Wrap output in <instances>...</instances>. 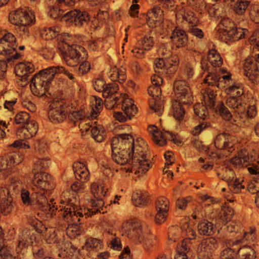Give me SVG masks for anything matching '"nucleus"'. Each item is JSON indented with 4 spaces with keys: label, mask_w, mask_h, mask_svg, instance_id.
Masks as SVG:
<instances>
[{
    "label": "nucleus",
    "mask_w": 259,
    "mask_h": 259,
    "mask_svg": "<svg viewBox=\"0 0 259 259\" xmlns=\"http://www.w3.org/2000/svg\"><path fill=\"white\" fill-rule=\"evenodd\" d=\"M234 23L228 18L222 19L218 24V33L221 38L223 35V31H227L234 26Z\"/></svg>",
    "instance_id": "58836bf2"
},
{
    "label": "nucleus",
    "mask_w": 259,
    "mask_h": 259,
    "mask_svg": "<svg viewBox=\"0 0 259 259\" xmlns=\"http://www.w3.org/2000/svg\"><path fill=\"white\" fill-rule=\"evenodd\" d=\"M60 32L58 26L44 27L40 30V34L42 38L46 40H52L57 37Z\"/></svg>",
    "instance_id": "bb28decb"
},
{
    "label": "nucleus",
    "mask_w": 259,
    "mask_h": 259,
    "mask_svg": "<svg viewBox=\"0 0 259 259\" xmlns=\"http://www.w3.org/2000/svg\"><path fill=\"white\" fill-rule=\"evenodd\" d=\"M215 96L216 95L212 90L207 89L202 94L203 102L202 104L207 108H211L214 104Z\"/></svg>",
    "instance_id": "c85d7f7f"
},
{
    "label": "nucleus",
    "mask_w": 259,
    "mask_h": 259,
    "mask_svg": "<svg viewBox=\"0 0 259 259\" xmlns=\"http://www.w3.org/2000/svg\"><path fill=\"white\" fill-rule=\"evenodd\" d=\"M122 98V109L124 113H136L138 112V108L132 99L128 98L126 95H124Z\"/></svg>",
    "instance_id": "cd10ccee"
},
{
    "label": "nucleus",
    "mask_w": 259,
    "mask_h": 259,
    "mask_svg": "<svg viewBox=\"0 0 259 259\" xmlns=\"http://www.w3.org/2000/svg\"><path fill=\"white\" fill-rule=\"evenodd\" d=\"M174 91L176 98L184 104L192 102L193 97L189 86L185 80H177L174 84Z\"/></svg>",
    "instance_id": "423d86ee"
},
{
    "label": "nucleus",
    "mask_w": 259,
    "mask_h": 259,
    "mask_svg": "<svg viewBox=\"0 0 259 259\" xmlns=\"http://www.w3.org/2000/svg\"><path fill=\"white\" fill-rule=\"evenodd\" d=\"M217 241L213 238H208L202 241L198 246L199 257H208L209 254L215 248Z\"/></svg>",
    "instance_id": "f3484780"
},
{
    "label": "nucleus",
    "mask_w": 259,
    "mask_h": 259,
    "mask_svg": "<svg viewBox=\"0 0 259 259\" xmlns=\"http://www.w3.org/2000/svg\"><path fill=\"white\" fill-rule=\"evenodd\" d=\"M223 35L220 38L222 41H236L243 38L248 31L246 29L236 27L235 25L227 31H223Z\"/></svg>",
    "instance_id": "4468645a"
},
{
    "label": "nucleus",
    "mask_w": 259,
    "mask_h": 259,
    "mask_svg": "<svg viewBox=\"0 0 259 259\" xmlns=\"http://www.w3.org/2000/svg\"><path fill=\"white\" fill-rule=\"evenodd\" d=\"M4 46L5 50L0 52V54L5 56L8 62H13L21 56V54L16 52V44H12V45L8 44Z\"/></svg>",
    "instance_id": "b1692460"
},
{
    "label": "nucleus",
    "mask_w": 259,
    "mask_h": 259,
    "mask_svg": "<svg viewBox=\"0 0 259 259\" xmlns=\"http://www.w3.org/2000/svg\"><path fill=\"white\" fill-rule=\"evenodd\" d=\"M117 91V86L115 83L108 84L103 90V96L107 99L105 101L106 108L112 107L119 100L117 97H113Z\"/></svg>",
    "instance_id": "dca6fc26"
},
{
    "label": "nucleus",
    "mask_w": 259,
    "mask_h": 259,
    "mask_svg": "<svg viewBox=\"0 0 259 259\" xmlns=\"http://www.w3.org/2000/svg\"><path fill=\"white\" fill-rule=\"evenodd\" d=\"M249 16L252 21L259 23V6L253 5L250 7Z\"/></svg>",
    "instance_id": "4d7b16f0"
},
{
    "label": "nucleus",
    "mask_w": 259,
    "mask_h": 259,
    "mask_svg": "<svg viewBox=\"0 0 259 259\" xmlns=\"http://www.w3.org/2000/svg\"><path fill=\"white\" fill-rule=\"evenodd\" d=\"M222 211L220 218L224 222L230 221L234 214L233 210L228 206H224Z\"/></svg>",
    "instance_id": "3c124183"
},
{
    "label": "nucleus",
    "mask_w": 259,
    "mask_h": 259,
    "mask_svg": "<svg viewBox=\"0 0 259 259\" xmlns=\"http://www.w3.org/2000/svg\"><path fill=\"white\" fill-rule=\"evenodd\" d=\"M34 237L32 235L29 236V235H24L21 238L18 244V248L21 249L22 248L25 246L30 245H32L33 243V239Z\"/></svg>",
    "instance_id": "5fc2aeb1"
},
{
    "label": "nucleus",
    "mask_w": 259,
    "mask_h": 259,
    "mask_svg": "<svg viewBox=\"0 0 259 259\" xmlns=\"http://www.w3.org/2000/svg\"><path fill=\"white\" fill-rule=\"evenodd\" d=\"M20 193L22 201L24 204L29 205L32 204V201L30 198L29 192L28 191L23 188Z\"/></svg>",
    "instance_id": "774afa93"
},
{
    "label": "nucleus",
    "mask_w": 259,
    "mask_h": 259,
    "mask_svg": "<svg viewBox=\"0 0 259 259\" xmlns=\"http://www.w3.org/2000/svg\"><path fill=\"white\" fill-rule=\"evenodd\" d=\"M29 114H16L14 121L16 124H26L29 120Z\"/></svg>",
    "instance_id": "69168bd1"
},
{
    "label": "nucleus",
    "mask_w": 259,
    "mask_h": 259,
    "mask_svg": "<svg viewBox=\"0 0 259 259\" xmlns=\"http://www.w3.org/2000/svg\"><path fill=\"white\" fill-rule=\"evenodd\" d=\"M23 15L21 9L12 11L9 17L10 23L16 26L20 25V18Z\"/></svg>",
    "instance_id": "49530a36"
},
{
    "label": "nucleus",
    "mask_w": 259,
    "mask_h": 259,
    "mask_svg": "<svg viewBox=\"0 0 259 259\" xmlns=\"http://www.w3.org/2000/svg\"><path fill=\"white\" fill-rule=\"evenodd\" d=\"M91 192L95 198H102L105 196L106 191L99 183L94 182L91 185Z\"/></svg>",
    "instance_id": "ea45409f"
},
{
    "label": "nucleus",
    "mask_w": 259,
    "mask_h": 259,
    "mask_svg": "<svg viewBox=\"0 0 259 259\" xmlns=\"http://www.w3.org/2000/svg\"><path fill=\"white\" fill-rule=\"evenodd\" d=\"M142 140L134 141L128 134H122L114 137L112 141V159L119 164L121 170L135 173L145 174L150 167L151 162L147 158L145 148L141 144Z\"/></svg>",
    "instance_id": "f257e3e1"
},
{
    "label": "nucleus",
    "mask_w": 259,
    "mask_h": 259,
    "mask_svg": "<svg viewBox=\"0 0 259 259\" xmlns=\"http://www.w3.org/2000/svg\"><path fill=\"white\" fill-rule=\"evenodd\" d=\"M149 107L150 109L154 112H162L163 111V106L161 99H150Z\"/></svg>",
    "instance_id": "79ce46f5"
},
{
    "label": "nucleus",
    "mask_w": 259,
    "mask_h": 259,
    "mask_svg": "<svg viewBox=\"0 0 259 259\" xmlns=\"http://www.w3.org/2000/svg\"><path fill=\"white\" fill-rule=\"evenodd\" d=\"M16 134L17 137L21 139H27L32 137L31 134L25 126L19 128L17 131Z\"/></svg>",
    "instance_id": "e2e57ef3"
},
{
    "label": "nucleus",
    "mask_w": 259,
    "mask_h": 259,
    "mask_svg": "<svg viewBox=\"0 0 259 259\" xmlns=\"http://www.w3.org/2000/svg\"><path fill=\"white\" fill-rule=\"evenodd\" d=\"M247 170L252 176V178L254 180V182L248 184L247 189L252 194H257L259 192V162L249 165Z\"/></svg>",
    "instance_id": "2eb2a0df"
},
{
    "label": "nucleus",
    "mask_w": 259,
    "mask_h": 259,
    "mask_svg": "<svg viewBox=\"0 0 259 259\" xmlns=\"http://www.w3.org/2000/svg\"><path fill=\"white\" fill-rule=\"evenodd\" d=\"M66 234L70 238H75L80 234V230L77 225L70 224L66 230Z\"/></svg>",
    "instance_id": "09e8293b"
},
{
    "label": "nucleus",
    "mask_w": 259,
    "mask_h": 259,
    "mask_svg": "<svg viewBox=\"0 0 259 259\" xmlns=\"http://www.w3.org/2000/svg\"><path fill=\"white\" fill-rule=\"evenodd\" d=\"M45 229V238L48 243H52L56 242V235L55 234V232L53 228H50L48 230L46 227H44Z\"/></svg>",
    "instance_id": "bf43d9fd"
},
{
    "label": "nucleus",
    "mask_w": 259,
    "mask_h": 259,
    "mask_svg": "<svg viewBox=\"0 0 259 259\" xmlns=\"http://www.w3.org/2000/svg\"><path fill=\"white\" fill-rule=\"evenodd\" d=\"M32 184L36 188L35 190L37 203L45 206H49L47 202L50 189L49 175L44 171L32 172Z\"/></svg>",
    "instance_id": "20e7f679"
},
{
    "label": "nucleus",
    "mask_w": 259,
    "mask_h": 259,
    "mask_svg": "<svg viewBox=\"0 0 259 259\" xmlns=\"http://www.w3.org/2000/svg\"><path fill=\"white\" fill-rule=\"evenodd\" d=\"M77 207L73 205L72 208L67 207L63 209H61V214L63 216L64 220L67 222L79 221L80 219L78 217H82L83 214L81 212L77 211Z\"/></svg>",
    "instance_id": "aec40b11"
},
{
    "label": "nucleus",
    "mask_w": 259,
    "mask_h": 259,
    "mask_svg": "<svg viewBox=\"0 0 259 259\" xmlns=\"http://www.w3.org/2000/svg\"><path fill=\"white\" fill-rule=\"evenodd\" d=\"M132 200L135 206L141 207L145 205L146 197L144 195L137 193L133 194Z\"/></svg>",
    "instance_id": "603ef678"
},
{
    "label": "nucleus",
    "mask_w": 259,
    "mask_h": 259,
    "mask_svg": "<svg viewBox=\"0 0 259 259\" xmlns=\"http://www.w3.org/2000/svg\"><path fill=\"white\" fill-rule=\"evenodd\" d=\"M104 130L101 125L93 126L91 131V136L98 142H101L104 139Z\"/></svg>",
    "instance_id": "37998d69"
},
{
    "label": "nucleus",
    "mask_w": 259,
    "mask_h": 259,
    "mask_svg": "<svg viewBox=\"0 0 259 259\" xmlns=\"http://www.w3.org/2000/svg\"><path fill=\"white\" fill-rule=\"evenodd\" d=\"M125 72L126 69L123 67L114 66L109 72L108 76L112 81H117L120 83H123L126 79Z\"/></svg>",
    "instance_id": "5701e85b"
},
{
    "label": "nucleus",
    "mask_w": 259,
    "mask_h": 259,
    "mask_svg": "<svg viewBox=\"0 0 259 259\" xmlns=\"http://www.w3.org/2000/svg\"><path fill=\"white\" fill-rule=\"evenodd\" d=\"M49 111L54 112H58L59 113H64L66 112L68 113H78V111L70 110L69 107L65 105L63 100L59 101L58 100H54L49 106Z\"/></svg>",
    "instance_id": "4be33fe9"
},
{
    "label": "nucleus",
    "mask_w": 259,
    "mask_h": 259,
    "mask_svg": "<svg viewBox=\"0 0 259 259\" xmlns=\"http://www.w3.org/2000/svg\"><path fill=\"white\" fill-rule=\"evenodd\" d=\"M66 21L70 20L78 27L87 24L90 20V17L87 12L74 10L67 12L64 16Z\"/></svg>",
    "instance_id": "6e6552de"
},
{
    "label": "nucleus",
    "mask_w": 259,
    "mask_h": 259,
    "mask_svg": "<svg viewBox=\"0 0 259 259\" xmlns=\"http://www.w3.org/2000/svg\"><path fill=\"white\" fill-rule=\"evenodd\" d=\"M168 200L165 197L159 198L155 202L156 211H168Z\"/></svg>",
    "instance_id": "de8ad7c7"
},
{
    "label": "nucleus",
    "mask_w": 259,
    "mask_h": 259,
    "mask_svg": "<svg viewBox=\"0 0 259 259\" xmlns=\"http://www.w3.org/2000/svg\"><path fill=\"white\" fill-rule=\"evenodd\" d=\"M23 188L22 183L18 179H13L8 188H1L0 197H6L7 195L10 198L16 197Z\"/></svg>",
    "instance_id": "f8f14e48"
},
{
    "label": "nucleus",
    "mask_w": 259,
    "mask_h": 259,
    "mask_svg": "<svg viewBox=\"0 0 259 259\" xmlns=\"http://www.w3.org/2000/svg\"><path fill=\"white\" fill-rule=\"evenodd\" d=\"M12 167V162H10L7 156L0 157V172L4 177L8 174L9 169Z\"/></svg>",
    "instance_id": "a19ab883"
},
{
    "label": "nucleus",
    "mask_w": 259,
    "mask_h": 259,
    "mask_svg": "<svg viewBox=\"0 0 259 259\" xmlns=\"http://www.w3.org/2000/svg\"><path fill=\"white\" fill-rule=\"evenodd\" d=\"M208 59L213 67H219L223 63V59L220 54L214 49H210L208 53Z\"/></svg>",
    "instance_id": "7c9ffc66"
},
{
    "label": "nucleus",
    "mask_w": 259,
    "mask_h": 259,
    "mask_svg": "<svg viewBox=\"0 0 259 259\" xmlns=\"http://www.w3.org/2000/svg\"><path fill=\"white\" fill-rule=\"evenodd\" d=\"M16 44V38L11 33L8 32L0 28V52L5 50L4 45H9Z\"/></svg>",
    "instance_id": "393cba45"
},
{
    "label": "nucleus",
    "mask_w": 259,
    "mask_h": 259,
    "mask_svg": "<svg viewBox=\"0 0 259 259\" xmlns=\"http://www.w3.org/2000/svg\"><path fill=\"white\" fill-rule=\"evenodd\" d=\"M148 94L151 97V98L161 99V91L159 87L151 85L148 89Z\"/></svg>",
    "instance_id": "052dcab7"
},
{
    "label": "nucleus",
    "mask_w": 259,
    "mask_h": 259,
    "mask_svg": "<svg viewBox=\"0 0 259 259\" xmlns=\"http://www.w3.org/2000/svg\"><path fill=\"white\" fill-rule=\"evenodd\" d=\"M34 70L33 65L29 62H21L16 66V74L20 78L22 86H25L28 83L29 74L32 73Z\"/></svg>",
    "instance_id": "9d476101"
},
{
    "label": "nucleus",
    "mask_w": 259,
    "mask_h": 259,
    "mask_svg": "<svg viewBox=\"0 0 259 259\" xmlns=\"http://www.w3.org/2000/svg\"><path fill=\"white\" fill-rule=\"evenodd\" d=\"M147 130L150 134L152 141L157 145L163 146L166 144V138H168L163 133L154 125L148 126Z\"/></svg>",
    "instance_id": "6ab92c4d"
},
{
    "label": "nucleus",
    "mask_w": 259,
    "mask_h": 259,
    "mask_svg": "<svg viewBox=\"0 0 259 259\" xmlns=\"http://www.w3.org/2000/svg\"><path fill=\"white\" fill-rule=\"evenodd\" d=\"M155 216V222L157 224H161L165 222L167 217L168 211H156Z\"/></svg>",
    "instance_id": "0e129e2a"
},
{
    "label": "nucleus",
    "mask_w": 259,
    "mask_h": 259,
    "mask_svg": "<svg viewBox=\"0 0 259 259\" xmlns=\"http://www.w3.org/2000/svg\"><path fill=\"white\" fill-rule=\"evenodd\" d=\"M218 175L221 176L220 178L228 183L230 190L234 193L238 194L245 188L242 185V182L235 177L234 172L230 168L225 167L223 169L222 172L218 173Z\"/></svg>",
    "instance_id": "39448f33"
},
{
    "label": "nucleus",
    "mask_w": 259,
    "mask_h": 259,
    "mask_svg": "<svg viewBox=\"0 0 259 259\" xmlns=\"http://www.w3.org/2000/svg\"><path fill=\"white\" fill-rule=\"evenodd\" d=\"M220 79L221 76L220 75H217L214 73H209L204 79L203 82L204 83H207L209 85L218 87L219 85V81Z\"/></svg>",
    "instance_id": "8fccbe9b"
},
{
    "label": "nucleus",
    "mask_w": 259,
    "mask_h": 259,
    "mask_svg": "<svg viewBox=\"0 0 259 259\" xmlns=\"http://www.w3.org/2000/svg\"><path fill=\"white\" fill-rule=\"evenodd\" d=\"M176 17L178 21L185 20L192 24L197 23V19L194 16V13L187 8H183L179 10L176 13Z\"/></svg>",
    "instance_id": "412c9836"
},
{
    "label": "nucleus",
    "mask_w": 259,
    "mask_h": 259,
    "mask_svg": "<svg viewBox=\"0 0 259 259\" xmlns=\"http://www.w3.org/2000/svg\"><path fill=\"white\" fill-rule=\"evenodd\" d=\"M255 251L250 246H244L238 251V259H253Z\"/></svg>",
    "instance_id": "473e14b6"
},
{
    "label": "nucleus",
    "mask_w": 259,
    "mask_h": 259,
    "mask_svg": "<svg viewBox=\"0 0 259 259\" xmlns=\"http://www.w3.org/2000/svg\"><path fill=\"white\" fill-rule=\"evenodd\" d=\"M244 75L253 83L259 82V70L257 64L252 59L247 58L244 63Z\"/></svg>",
    "instance_id": "9b49d317"
},
{
    "label": "nucleus",
    "mask_w": 259,
    "mask_h": 259,
    "mask_svg": "<svg viewBox=\"0 0 259 259\" xmlns=\"http://www.w3.org/2000/svg\"><path fill=\"white\" fill-rule=\"evenodd\" d=\"M163 17V10L159 6H154L147 13V23L151 28L156 27L160 24Z\"/></svg>",
    "instance_id": "ddd939ff"
},
{
    "label": "nucleus",
    "mask_w": 259,
    "mask_h": 259,
    "mask_svg": "<svg viewBox=\"0 0 259 259\" xmlns=\"http://www.w3.org/2000/svg\"><path fill=\"white\" fill-rule=\"evenodd\" d=\"M226 93L229 96L239 97L243 94V87L240 84L235 83L227 88Z\"/></svg>",
    "instance_id": "c9c22d12"
},
{
    "label": "nucleus",
    "mask_w": 259,
    "mask_h": 259,
    "mask_svg": "<svg viewBox=\"0 0 259 259\" xmlns=\"http://www.w3.org/2000/svg\"><path fill=\"white\" fill-rule=\"evenodd\" d=\"M248 2L241 1L236 4L234 6V11L238 14H243L248 6Z\"/></svg>",
    "instance_id": "680f3d73"
},
{
    "label": "nucleus",
    "mask_w": 259,
    "mask_h": 259,
    "mask_svg": "<svg viewBox=\"0 0 259 259\" xmlns=\"http://www.w3.org/2000/svg\"><path fill=\"white\" fill-rule=\"evenodd\" d=\"M48 166L47 160L46 158L38 159L34 163V167L32 172L33 171L36 172L42 171L43 169L46 168Z\"/></svg>",
    "instance_id": "6e6d98bb"
},
{
    "label": "nucleus",
    "mask_w": 259,
    "mask_h": 259,
    "mask_svg": "<svg viewBox=\"0 0 259 259\" xmlns=\"http://www.w3.org/2000/svg\"><path fill=\"white\" fill-rule=\"evenodd\" d=\"M165 28L167 33L172 32L170 38L173 45L177 48L185 46L187 42V36L186 32L179 28L173 26L171 23H168Z\"/></svg>",
    "instance_id": "0eeeda50"
},
{
    "label": "nucleus",
    "mask_w": 259,
    "mask_h": 259,
    "mask_svg": "<svg viewBox=\"0 0 259 259\" xmlns=\"http://www.w3.org/2000/svg\"><path fill=\"white\" fill-rule=\"evenodd\" d=\"M141 225L136 222L128 221L123 224L122 227V235L128 238L137 236L141 232Z\"/></svg>",
    "instance_id": "a211bd4d"
},
{
    "label": "nucleus",
    "mask_w": 259,
    "mask_h": 259,
    "mask_svg": "<svg viewBox=\"0 0 259 259\" xmlns=\"http://www.w3.org/2000/svg\"><path fill=\"white\" fill-rule=\"evenodd\" d=\"M102 243L101 240L96 239L90 238L87 239L85 246L83 248L85 247L88 250H98L101 248Z\"/></svg>",
    "instance_id": "c03bdc74"
},
{
    "label": "nucleus",
    "mask_w": 259,
    "mask_h": 259,
    "mask_svg": "<svg viewBox=\"0 0 259 259\" xmlns=\"http://www.w3.org/2000/svg\"><path fill=\"white\" fill-rule=\"evenodd\" d=\"M23 16L21 17L20 25H31L35 22L33 12L27 9H21Z\"/></svg>",
    "instance_id": "c756f323"
},
{
    "label": "nucleus",
    "mask_w": 259,
    "mask_h": 259,
    "mask_svg": "<svg viewBox=\"0 0 259 259\" xmlns=\"http://www.w3.org/2000/svg\"><path fill=\"white\" fill-rule=\"evenodd\" d=\"M70 39L68 34H64L61 38L62 42L59 44L58 47L67 64L75 66L79 63L81 52H83L84 48L76 45H70Z\"/></svg>",
    "instance_id": "7ed1b4c3"
},
{
    "label": "nucleus",
    "mask_w": 259,
    "mask_h": 259,
    "mask_svg": "<svg viewBox=\"0 0 259 259\" xmlns=\"http://www.w3.org/2000/svg\"><path fill=\"white\" fill-rule=\"evenodd\" d=\"M153 38L150 36H145L137 42L135 48L132 50L133 55L137 58H142L145 52L149 51L154 46Z\"/></svg>",
    "instance_id": "1a4fd4ad"
},
{
    "label": "nucleus",
    "mask_w": 259,
    "mask_h": 259,
    "mask_svg": "<svg viewBox=\"0 0 259 259\" xmlns=\"http://www.w3.org/2000/svg\"><path fill=\"white\" fill-rule=\"evenodd\" d=\"M90 106L92 108L91 113H100L103 108L102 99L96 96H92L91 98Z\"/></svg>",
    "instance_id": "e433bc0d"
},
{
    "label": "nucleus",
    "mask_w": 259,
    "mask_h": 259,
    "mask_svg": "<svg viewBox=\"0 0 259 259\" xmlns=\"http://www.w3.org/2000/svg\"><path fill=\"white\" fill-rule=\"evenodd\" d=\"M249 159L248 152L244 151L239 152L237 156L231 159L230 162L235 166L240 167L244 165L248 168L249 165H251V164L246 163L248 162Z\"/></svg>",
    "instance_id": "a878e982"
},
{
    "label": "nucleus",
    "mask_w": 259,
    "mask_h": 259,
    "mask_svg": "<svg viewBox=\"0 0 259 259\" xmlns=\"http://www.w3.org/2000/svg\"><path fill=\"white\" fill-rule=\"evenodd\" d=\"M96 115L97 114H91L88 116L85 119H83V121L80 122L81 126H82L81 130L82 133H83L84 131H89L90 128L93 126L92 124L93 122L91 123L90 121L93 119V118H96L97 117Z\"/></svg>",
    "instance_id": "864d4df0"
},
{
    "label": "nucleus",
    "mask_w": 259,
    "mask_h": 259,
    "mask_svg": "<svg viewBox=\"0 0 259 259\" xmlns=\"http://www.w3.org/2000/svg\"><path fill=\"white\" fill-rule=\"evenodd\" d=\"M1 198L3 199V202L0 205L1 211L3 214L7 215L11 211L13 208L12 199L10 197L6 198V197Z\"/></svg>",
    "instance_id": "a18cd8bd"
},
{
    "label": "nucleus",
    "mask_w": 259,
    "mask_h": 259,
    "mask_svg": "<svg viewBox=\"0 0 259 259\" xmlns=\"http://www.w3.org/2000/svg\"><path fill=\"white\" fill-rule=\"evenodd\" d=\"M189 240L184 239L181 243L180 246L178 247L177 254L176 255L175 259H187L188 253L190 251V246H188V242Z\"/></svg>",
    "instance_id": "2f4dec72"
},
{
    "label": "nucleus",
    "mask_w": 259,
    "mask_h": 259,
    "mask_svg": "<svg viewBox=\"0 0 259 259\" xmlns=\"http://www.w3.org/2000/svg\"><path fill=\"white\" fill-rule=\"evenodd\" d=\"M7 157L10 162H12V166L20 163L24 158L23 156L19 152H13Z\"/></svg>",
    "instance_id": "13d9d810"
},
{
    "label": "nucleus",
    "mask_w": 259,
    "mask_h": 259,
    "mask_svg": "<svg viewBox=\"0 0 259 259\" xmlns=\"http://www.w3.org/2000/svg\"><path fill=\"white\" fill-rule=\"evenodd\" d=\"M60 74L66 75L71 80L74 78L73 74L63 66L49 67L40 71L32 78L30 88L33 94L37 96L44 95L55 76Z\"/></svg>",
    "instance_id": "f03ea898"
},
{
    "label": "nucleus",
    "mask_w": 259,
    "mask_h": 259,
    "mask_svg": "<svg viewBox=\"0 0 259 259\" xmlns=\"http://www.w3.org/2000/svg\"><path fill=\"white\" fill-rule=\"evenodd\" d=\"M198 230L201 235H211L214 232L213 224L210 222L204 221L198 225Z\"/></svg>",
    "instance_id": "f704fd0d"
},
{
    "label": "nucleus",
    "mask_w": 259,
    "mask_h": 259,
    "mask_svg": "<svg viewBox=\"0 0 259 259\" xmlns=\"http://www.w3.org/2000/svg\"><path fill=\"white\" fill-rule=\"evenodd\" d=\"M75 168L74 174L77 180H85L89 175V171L86 167L81 163H76L74 166Z\"/></svg>",
    "instance_id": "72a5a7b5"
},
{
    "label": "nucleus",
    "mask_w": 259,
    "mask_h": 259,
    "mask_svg": "<svg viewBox=\"0 0 259 259\" xmlns=\"http://www.w3.org/2000/svg\"><path fill=\"white\" fill-rule=\"evenodd\" d=\"M66 118L65 114H49L48 118L54 123L62 122Z\"/></svg>",
    "instance_id": "338daca9"
},
{
    "label": "nucleus",
    "mask_w": 259,
    "mask_h": 259,
    "mask_svg": "<svg viewBox=\"0 0 259 259\" xmlns=\"http://www.w3.org/2000/svg\"><path fill=\"white\" fill-rule=\"evenodd\" d=\"M228 141V138L226 137V134H221L217 136L214 141V144L218 149H225L228 147L230 148L232 145L230 146Z\"/></svg>",
    "instance_id": "4c0bfd02"
}]
</instances>
